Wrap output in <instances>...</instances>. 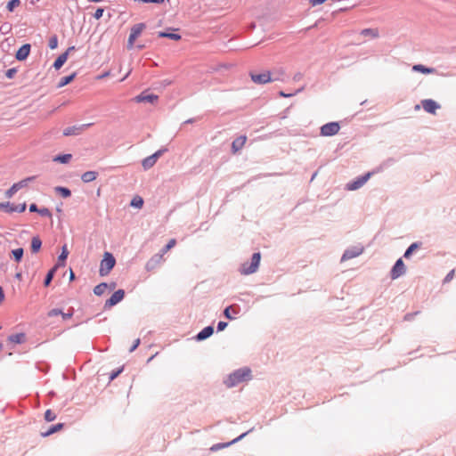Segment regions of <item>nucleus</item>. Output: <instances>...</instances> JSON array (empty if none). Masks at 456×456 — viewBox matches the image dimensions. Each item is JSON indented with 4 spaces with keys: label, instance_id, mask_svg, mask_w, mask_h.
<instances>
[{
    "label": "nucleus",
    "instance_id": "obj_12",
    "mask_svg": "<svg viewBox=\"0 0 456 456\" xmlns=\"http://www.w3.org/2000/svg\"><path fill=\"white\" fill-rule=\"evenodd\" d=\"M158 99L159 96L157 94H148L145 91L134 98L136 102H150L151 104H154Z\"/></svg>",
    "mask_w": 456,
    "mask_h": 456
},
{
    "label": "nucleus",
    "instance_id": "obj_47",
    "mask_svg": "<svg viewBox=\"0 0 456 456\" xmlns=\"http://www.w3.org/2000/svg\"><path fill=\"white\" fill-rule=\"evenodd\" d=\"M13 208H14V212L22 213L26 210L27 205H26V203H22V204H19V205L13 204Z\"/></svg>",
    "mask_w": 456,
    "mask_h": 456
},
{
    "label": "nucleus",
    "instance_id": "obj_60",
    "mask_svg": "<svg viewBox=\"0 0 456 456\" xmlns=\"http://www.w3.org/2000/svg\"><path fill=\"white\" fill-rule=\"evenodd\" d=\"M39 208H37V205L36 203H32L29 205V211L30 212H37L38 213Z\"/></svg>",
    "mask_w": 456,
    "mask_h": 456
},
{
    "label": "nucleus",
    "instance_id": "obj_11",
    "mask_svg": "<svg viewBox=\"0 0 456 456\" xmlns=\"http://www.w3.org/2000/svg\"><path fill=\"white\" fill-rule=\"evenodd\" d=\"M421 105L425 111L430 114H436V110L441 107L438 102L432 99L422 100Z\"/></svg>",
    "mask_w": 456,
    "mask_h": 456
},
{
    "label": "nucleus",
    "instance_id": "obj_37",
    "mask_svg": "<svg viewBox=\"0 0 456 456\" xmlns=\"http://www.w3.org/2000/svg\"><path fill=\"white\" fill-rule=\"evenodd\" d=\"M130 205L132 207H134V208H141L142 207V205H143V200H142V198H141L139 196H136V197H134L131 200Z\"/></svg>",
    "mask_w": 456,
    "mask_h": 456
},
{
    "label": "nucleus",
    "instance_id": "obj_19",
    "mask_svg": "<svg viewBox=\"0 0 456 456\" xmlns=\"http://www.w3.org/2000/svg\"><path fill=\"white\" fill-rule=\"evenodd\" d=\"M42 248V240L38 235L32 237L30 243V250L33 254H37Z\"/></svg>",
    "mask_w": 456,
    "mask_h": 456
},
{
    "label": "nucleus",
    "instance_id": "obj_53",
    "mask_svg": "<svg viewBox=\"0 0 456 456\" xmlns=\"http://www.w3.org/2000/svg\"><path fill=\"white\" fill-rule=\"evenodd\" d=\"M453 276H454V270H451V271L446 274V276L444 277V283H448V282H450V281L452 280Z\"/></svg>",
    "mask_w": 456,
    "mask_h": 456
},
{
    "label": "nucleus",
    "instance_id": "obj_45",
    "mask_svg": "<svg viewBox=\"0 0 456 456\" xmlns=\"http://www.w3.org/2000/svg\"><path fill=\"white\" fill-rule=\"evenodd\" d=\"M303 89H304L303 87H302V88H299V89H297L296 92H294V93H290V94H286V93H285V92H283V91H280V92H279V95H280L281 97H283V98H289V97H292V96L296 95L297 94H298V93L302 92V91H303Z\"/></svg>",
    "mask_w": 456,
    "mask_h": 456
},
{
    "label": "nucleus",
    "instance_id": "obj_27",
    "mask_svg": "<svg viewBox=\"0 0 456 456\" xmlns=\"http://www.w3.org/2000/svg\"><path fill=\"white\" fill-rule=\"evenodd\" d=\"M412 70L421 72L423 74H433L436 72V69L434 68H428L422 64H415L412 67Z\"/></svg>",
    "mask_w": 456,
    "mask_h": 456
},
{
    "label": "nucleus",
    "instance_id": "obj_35",
    "mask_svg": "<svg viewBox=\"0 0 456 456\" xmlns=\"http://www.w3.org/2000/svg\"><path fill=\"white\" fill-rule=\"evenodd\" d=\"M361 35L364 37H371L376 38L379 37V31L375 28H364L361 31Z\"/></svg>",
    "mask_w": 456,
    "mask_h": 456
},
{
    "label": "nucleus",
    "instance_id": "obj_33",
    "mask_svg": "<svg viewBox=\"0 0 456 456\" xmlns=\"http://www.w3.org/2000/svg\"><path fill=\"white\" fill-rule=\"evenodd\" d=\"M54 190L57 193H59L64 199H67V198L70 197V195H71V191L67 187L56 186L54 188Z\"/></svg>",
    "mask_w": 456,
    "mask_h": 456
},
{
    "label": "nucleus",
    "instance_id": "obj_43",
    "mask_svg": "<svg viewBox=\"0 0 456 456\" xmlns=\"http://www.w3.org/2000/svg\"><path fill=\"white\" fill-rule=\"evenodd\" d=\"M12 30V25L8 22H4L0 26V32L4 35L8 34Z\"/></svg>",
    "mask_w": 456,
    "mask_h": 456
},
{
    "label": "nucleus",
    "instance_id": "obj_16",
    "mask_svg": "<svg viewBox=\"0 0 456 456\" xmlns=\"http://www.w3.org/2000/svg\"><path fill=\"white\" fill-rule=\"evenodd\" d=\"M232 312L233 314H239L240 312V306L238 305H232L224 308V315L225 318L229 320H233L234 317L232 315Z\"/></svg>",
    "mask_w": 456,
    "mask_h": 456
},
{
    "label": "nucleus",
    "instance_id": "obj_4",
    "mask_svg": "<svg viewBox=\"0 0 456 456\" xmlns=\"http://www.w3.org/2000/svg\"><path fill=\"white\" fill-rule=\"evenodd\" d=\"M251 80L257 85H265L271 81L279 80L278 77H272L270 71H265L263 73L256 74L253 71L249 73Z\"/></svg>",
    "mask_w": 456,
    "mask_h": 456
},
{
    "label": "nucleus",
    "instance_id": "obj_49",
    "mask_svg": "<svg viewBox=\"0 0 456 456\" xmlns=\"http://www.w3.org/2000/svg\"><path fill=\"white\" fill-rule=\"evenodd\" d=\"M103 12H104V9H103V8H102V7H98V8L95 10V12H94V15H93V16H94V18H95L96 20H99V19H101V18L102 17Z\"/></svg>",
    "mask_w": 456,
    "mask_h": 456
},
{
    "label": "nucleus",
    "instance_id": "obj_29",
    "mask_svg": "<svg viewBox=\"0 0 456 456\" xmlns=\"http://www.w3.org/2000/svg\"><path fill=\"white\" fill-rule=\"evenodd\" d=\"M64 427V424L63 423H57L55 425H53L51 426L47 431L42 433V436L45 437V436H49L58 431H60L61 429H62Z\"/></svg>",
    "mask_w": 456,
    "mask_h": 456
},
{
    "label": "nucleus",
    "instance_id": "obj_14",
    "mask_svg": "<svg viewBox=\"0 0 456 456\" xmlns=\"http://www.w3.org/2000/svg\"><path fill=\"white\" fill-rule=\"evenodd\" d=\"M214 333V327L211 325H208L205 328H203L196 336L195 339L197 341H203L209 337H211Z\"/></svg>",
    "mask_w": 456,
    "mask_h": 456
},
{
    "label": "nucleus",
    "instance_id": "obj_39",
    "mask_svg": "<svg viewBox=\"0 0 456 456\" xmlns=\"http://www.w3.org/2000/svg\"><path fill=\"white\" fill-rule=\"evenodd\" d=\"M176 243V240L175 239H171L167 244H166L162 249H161V253L162 254H166L167 251H169L173 247H175Z\"/></svg>",
    "mask_w": 456,
    "mask_h": 456
},
{
    "label": "nucleus",
    "instance_id": "obj_18",
    "mask_svg": "<svg viewBox=\"0 0 456 456\" xmlns=\"http://www.w3.org/2000/svg\"><path fill=\"white\" fill-rule=\"evenodd\" d=\"M171 31H159L158 32L159 37H167L174 41H178L181 39V35L175 33V28H170Z\"/></svg>",
    "mask_w": 456,
    "mask_h": 456
},
{
    "label": "nucleus",
    "instance_id": "obj_24",
    "mask_svg": "<svg viewBox=\"0 0 456 456\" xmlns=\"http://www.w3.org/2000/svg\"><path fill=\"white\" fill-rule=\"evenodd\" d=\"M67 60H68V53H63L57 57V59L54 61V62L53 64V67L56 70H58L64 65V63L67 61Z\"/></svg>",
    "mask_w": 456,
    "mask_h": 456
},
{
    "label": "nucleus",
    "instance_id": "obj_13",
    "mask_svg": "<svg viewBox=\"0 0 456 456\" xmlns=\"http://www.w3.org/2000/svg\"><path fill=\"white\" fill-rule=\"evenodd\" d=\"M30 50H31L30 44L22 45L16 52L15 58L20 61H25L28 57V55L30 53Z\"/></svg>",
    "mask_w": 456,
    "mask_h": 456
},
{
    "label": "nucleus",
    "instance_id": "obj_7",
    "mask_svg": "<svg viewBox=\"0 0 456 456\" xmlns=\"http://www.w3.org/2000/svg\"><path fill=\"white\" fill-rule=\"evenodd\" d=\"M340 126L338 122H329L322 126L321 135L333 136L338 133Z\"/></svg>",
    "mask_w": 456,
    "mask_h": 456
},
{
    "label": "nucleus",
    "instance_id": "obj_44",
    "mask_svg": "<svg viewBox=\"0 0 456 456\" xmlns=\"http://www.w3.org/2000/svg\"><path fill=\"white\" fill-rule=\"evenodd\" d=\"M124 367L118 368L111 371L110 375V381L114 380L116 378H118L123 371Z\"/></svg>",
    "mask_w": 456,
    "mask_h": 456
},
{
    "label": "nucleus",
    "instance_id": "obj_15",
    "mask_svg": "<svg viewBox=\"0 0 456 456\" xmlns=\"http://www.w3.org/2000/svg\"><path fill=\"white\" fill-rule=\"evenodd\" d=\"M253 430V428L249 429L248 431L247 432H244L243 434H241L240 436H239L238 437H236L235 439H233L232 441L231 442H228V443H224V444H216L215 445L212 446L211 450L212 451H215V450H217V449H221V448H225V447H228L230 446L231 444H233L239 441H240L242 438H244L248 433H250L251 431Z\"/></svg>",
    "mask_w": 456,
    "mask_h": 456
},
{
    "label": "nucleus",
    "instance_id": "obj_50",
    "mask_svg": "<svg viewBox=\"0 0 456 456\" xmlns=\"http://www.w3.org/2000/svg\"><path fill=\"white\" fill-rule=\"evenodd\" d=\"M61 314H62V311L61 309L53 308V309L49 311L48 316L49 317H54V316L61 315Z\"/></svg>",
    "mask_w": 456,
    "mask_h": 456
},
{
    "label": "nucleus",
    "instance_id": "obj_38",
    "mask_svg": "<svg viewBox=\"0 0 456 456\" xmlns=\"http://www.w3.org/2000/svg\"><path fill=\"white\" fill-rule=\"evenodd\" d=\"M20 4V0H10L8 3H7V5H6V9L8 10V12H12L14 11V9L16 7H18L19 5Z\"/></svg>",
    "mask_w": 456,
    "mask_h": 456
},
{
    "label": "nucleus",
    "instance_id": "obj_41",
    "mask_svg": "<svg viewBox=\"0 0 456 456\" xmlns=\"http://www.w3.org/2000/svg\"><path fill=\"white\" fill-rule=\"evenodd\" d=\"M48 46L52 50L57 48V46H58V37L56 35H53V36H52L50 37Z\"/></svg>",
    "mask_w": 456,
    "mask_h": 456
},
{
    "label": "nucleus",
    "instance_id": "obj_57",
    "mask_svg": "<svg viewBox=\"0 0 456 456\" xmlns=\"http://www.w3.org/2000/svg\"><path fill=\"white\" fill-rule=\"evenodd\" d=\"M419 312H415V313H410V314H405L404 316V320L406 321H411L413 319V317L415 315H417Z\"/></svg>",
    "mask_w": 456,
    "mask_h": 456
},
{
    "label": "nucleus",
    "instance_id": "obj_9",
    "mask_svg": "<svg viewBox=\"0 0 456 456\" xmlns=\"http://www.w3.org/2000/svg\"><path fill=\"white\" fill-rule=\"evenodd\" d=\"M363 250L364 248L362 246H354L346 248L341 256V262L350 260L362 255Z\"/></svg>",
    "mask_w": 456,
    "mask_h": 456
},
{
    "label": "nucleus",
    "instance_id": "obj_21",
    "mask_svg": "<svg viewBox=\"0 0 456 456\" xmlns=\"http://www.w3.org/2000/svg\"><path fill=\"white\" fill-rule=\"evenodd\" d=\"M422 246V242L421 241H415L413 243H411L405 250L404 254H403V257L406 258V259H409L411 255L413 254V252L419 248H420Z\"/></svg>",
    "mask_w": 456,
    "mask_h": 456
},
{
    "label": "nucleus",
    "instance_id": "obj_25",
    "mask_svg": "<svg viewBox=\"0 0 456 456\" xmlns=\"http://www.w3.org/2000/svg\"><path fill=\"white\" fill-rule=\"evenodd\" d=\"M81 133V127L79 126H69L63 130L64 136L77 135Z\"/></svg>",
    "mask_w": 456,
    "mask_h": 456
},
{
    "label": "nucleus",
    "instance_id": "obj_17",
    "mask_svg": "<svg viewBox=\"0 0 456 456\" xmlns=\"http://www.w3.org/2000/svg\"><path fill=\"white\" fill-rule=\"evenodd\" d=\"M68 256H69V250H68L67 245L65 244L62 246L61 252L59 255L57 263L54 265H56L57 267L64 266L65 262L68 258Z\"/></svg>",
    "mask_w": 456,
    "mask_h": 456
},
{
    "label": "nucleus",
    "instance_id": "obj_40",
    "mask_svg": "<svg viewBox=\"0 0 456 456\" xmlns=\"http://www.w3.org/2000/svg\"><path fill=\"white\" fill-rule=\"evenodd\" d=\"M56 419V414L52 410H46L45 412V419L47 422L53 421Z\"/></svg>",
    "mask_w": 456,
    "mask_h": 456
},
{
    "label": "nucleus",
    "instance_id": "obj_2",
    "mask_svg": "<svg viewBox=\"0 0 456 456\" xmlns=\"http://www.w3.org/2000/svg\"><path fill=\"white\" fill-rule=\"evenodd\" d=\"M261 260L260 252L253 253L250 263H244L240 269V273L245 275L254 273L257 271Z\"/></svg>",
    "mask_w": 456,
    "mask_h": 456
},
{
    "label": "nucleus",
    "instance_id": "obj_59",
    "mask_svg": "<svg viewBox=\"0 0 456 456\" xmlns=\"http://www.w3.org/2000/svg\"><path fill=\"white\" fill-rule=\"evenodd\" d=\"M73 315V311L69 312V313H63L61 314V317L63 320H68L69 318H71Z\"/></svg>",
    "mask_w": 456,
    "mask_h": 456
},
{
    "label": "nucleus",
    "instance_id": "obj_58",
    "mask_svg": "<svg viewBox=\"0 0 456 456\" xmlns=\"http://www.w3.org/2000/svg\"><path fill=\"white\" fill-rule=\"evenodd\" d=\"M313 6L320 5L325 2V0H307Z\"/></svg>",
    "mask_w": 456,
    "mask_h": 456
},
{
    "label": "nucleus",
    "instance_id": "obj_63",
    "mask_svg": "<svg viewBox=\"0 0 456 456\" xmlns=\"http://www.w3.org/2000/svg\"><path fill=\"white\" fill-rule=\"evenodd\" d=\"M301 77H302V74L298 72V73L295 74V76H294L293 79H294L295 81H298V80H300V79H301Z\"/></svg>",
    "mask_w": 456,
    "mask_h": 456
},
{
    "label": "nucleus",
    "instance_id": "obj_5",
    "mask_svg": "<svg viewBox=\"0 0 456 456\" xmlns=\"http://www.w3.org/2000/svg\"><path fill=\"white\" fill-rule=\"evenodd\" d=\"M372 173L368 172L364 174L363 175L356 177L354 180L349 182L346 183V188L348 191H355L362 187L368 180L370 178Z\"/></svg>",
    "mask_w": 456,
    "mask_h": 456
},
{
    "label": "nucleus",
    "instance_id": "obj_64",
    "mask_svg": "<svg viewBox=\"0 0 456 456\" xmlns=\"http://www.w3.org/2000/svg\"><path fill=\"white\" fill-rule=\"evenodd\" d=\"M137 39V37L134 35V34H131L129 35L128 37V40L129 41H133V42H135V40Z\"/></svg>",
    "mask_w": 456,
    "mask_h": 456
},
{
    "label": "nucleus",
    "instance_id": "obj_52",
    "mask_svg": "<svg viewBox=\"0 0 456 456\" xmlns=\"http://www.w3.org/2000/svg\"><path fill=\"white\" fill-rule=\"evenodd\" d=\"M228 326V323L226 322H224V321H220L218 323H217V327H216V330L217 331H223L225 330V328Z\"/></svg>",
    "mask_w": 456,
    "mask_h": 456
},
{
    "label": "nucleus",
    "instance_id": "obj_51",
    "mask_svg": "<svg viewBox=\"0 0 456 456\" xmlns=\"http://www.w3.org/2000/svg\"><path fill=\"white\" fill-rule=\"evenodd\" d=\"M395 162V159H393V158H389V159H386V160L381 164V168H383V167H388L392 166Z\"/></svg>",
    "mask_w": 456,
    "mask_h": 456
},
{
    "label": "nucleus",
    "instance_id": "obj_28",
    "mask_svg": "<svg viewBox=\"0 0 456 456\" xmlns=\"http://www.w3.org/2000/svg\"><path fill=\"white\" fill-rule=\"evenodd\" d=\"M77 73L73 72L69 76L62 77L58 83V88L63 87L71 83L75 79Z\"/></svg>",
    "mask_w": 456,
    "mask_h": 456
},
{
    "label": "nucleus",
    "instance_id": "obj_1",
    "mask_svg": "<svg viewBox=\"0 0 456 456\" xmlns=\"http://www.w3.org/2000/svg\"><path fill=\"white\" fill-rule=\"evenodd\" d=\"M252 379L251 370L248 367H243L235 370L224 379V384L227 388L234 387L244 381Z\"/></svg>",
    "mask_w": 456,
    "mask_h": 456
},
{
    "label": "nucleus",
    "instance_id": "obj_10",
    "mask_svg": "<svg viewBox=\"0 0 456 456\" xmlns=\"http://www.w3.org/2000/svg\"><path fill=\"white\" fill-rule=\"evenodd\" d=\"M406 273L405 265L402 258L395 261L390 271V277L392 280H395Z\"/></svg>",
    "mask_w": 456,
    "mask_h": 456
},
{
    "label": "nucleus",
    "instance_id": "obj_62",
    "mask_svg": "<svg viewBox=\"0 0 456 456\" xmlns=\"http://www.w3.org/2000/svg\"><path fill=\"white\" fill-rule=\"evenodd\" d=\"M92 125H93V123H87V124L80 125L79 126L81 127V132H83L85 129L88 128Z\"/></svg>",
    "mask_w": 456,
    "mask_h": 456
},
{
    "label": "nucleus",
    "instance_id": "obj_3",
    "mask_svg": "<svg viewBox=\"0 0 456 456\" xmlns=\"http://www.w3.org/2000/svg\"><path fill=\"white\" fill-rule=\"evenodd\" d=\"M116 265L114 256L110 252H105L101 261L99 273L101 276L108 275Z\"/></svg>",
    "mask_w": 456,
    "mask_h": 456
},
{
    "label": "nucleus",
    "instance_id": "obj_61",
    "mask_svg": "<svg viewBox=\"0 0 456 456\" xmlns=\"http://www.w3.org/2000/svg\"><path fill=\"white\" fill-rule=\"evenodd\" d=\"M36 178H37V176H36V175H32V176L26 177L24 180H25V181H26V183L28 184V183L35 181V180H36Z\"/></svg>",
    "mask_w": 456,
    "mask_h": 456
},
{
    "label": "nucleus",
    "instance_id": "obj_8",
    "mask_svg": "<svg viewBox=\"0 0 456 456\" xmlns=\"http://www.w3.org/2000/svg\"><path fill=\"white\" fill-rule=\"evenodd\" d=\"M125 297V290L124 289H118L116 290L111 297L105 301L104 304V309L111 308L112 306L116 305L119 302H121Z\"/></svg>",
    "mask_w": 456,
    "mask_h": 456
},
{
    "label": "nucleus",
    "instance_id": "obj_22",
    "mask_svg": "<svg viewBox=\"0 0 456 456\" xmlns=\"http://www.w3.org/2000/svg\"><path fill=\"white\" fill-rule=\"evenodd\" d=\"M26 340V335L23 332L12 334L8 337V341L14 344H22Z\"/></svg>",
    "mask_w": 456,
    "mask_h": 456
},
{
    "label": "nucleus",
    "instance_id": "obj_46",
    "mask_svg": "<svg viewBox=\"0 0 456 456\" xmlns=\"http://www.w3.org/2000/svg\"><path fill=\"white\" fill-rule=\"evenodd\" d=\"M38 214H39L41 216L52 217V213H51V211L49 210V208H39V210H38Z\"/></svg>",
    "mask_w": 456,
    "mask_h": 456
},
{
    "label": "nucleus",
    "instance_id": "obj_20",
    "mask_svg": "<svg viewBox=\"0 0 456 456\" xmlns=\"http://www.w3.org/2000/svg\"><path fill=\"white\" fill-rule=\"evenodd\" d=\"M247 141V137L245 135H240L236 138L232 143V149L233 152L239 151L244 146Z\"/></svg>",
    "mask_w": 456,
    "mask_h": 456
},
{
    "label": "nucleus",
    "instance_id": "obj_48",
    "mask_svg": "<svg viewBox=\"0 0 456 456\" xmlns=\"http://www.w3.org/2000/svg\"><path fill=\"white\" fill-rule=\"evenodd\" d=\"M17 69L16 68H12V69H9L6 70L5 72V76L7 78L9 79H12L14 77L15 74L17 73Z\"/></svg>",
    "mask_w": 456,
    "mask_h": 456
},
{
    "label": "nucleus",
    "instance_id": "obj_26",
    "mask_svg": "<svg viewBox=\"0 0 456 456\" xmlns=\"http://www.w3.org/2000/svg\"><path fill=\"white\" fill-rule=\"evenodd\" d=\"M98 176V172L96 171H86L81 175V180L84 183H90L94 181Z\"/></svg>",
    "mask_w": 456,
    "mask_h": 456
},
{
    "label": "nucleus",
    "instance_id": "obj_34",
    "mask_svg": "<svg viewBox=\"0 0 456 456\" xmlns=\"http://www.w3.org/2000/svg\"><path fill=\"white\" fill-rule=\"evenodd\" d=\"M109 287L108 283L106 282H102L98 285H96L94 288V293L96 295V296H102L106 289Z\"/></svg>",
    "mask_w": 456,
    "mask_h": 456
},
{
    "label": "nucleus",
    "instance_id": "obj_54",
    "mask_svg": "<svg viewBox=\"0 0 456 456\" xmlns=\"http://www.w3.org/2000/svg\"><path fill=\"white\" fill-rule=\"evenodd\" d=\"M162 253L160 255H156L154 256V257H152L148 263H147V267L150 268V266L152 265V262L155 261H159V259H161L162 257Z\"/></svg>",
    "mask_w": 456,
    "mask_h": 456
},
{
    "label": "nucleus",
    "instance_id": "obj_42",
    "mask_svg": "<svg viewBox=\"0 0 456 456\" xmlns=\"http://www.w3.org/2000/svg\"><path fill=\"white\" fill-rule=\"evenodd\" d=\"M18 191V189L16 185L13 183L4 193L5 197L7 199H11L16 192Z\"/></svg>",
    "mask_w": 456,
    "mask_h": 456
},
{
    "label": "nucleus",
    "instance_id": "obj_32",
    "mask_svg": "<svg viewBox=\"0 0 456 456\" xmlns=\"http://www.w3.org/2000/svg\"><path fill=\"white\" fill-rule=\"evenodd\" d=\"M11 255L15 262L19 263L22 260L23 255H24V249L22 248H18L15 249H12L11 251Z\"/></svg>",
    "mask_w": 456,
    "mask_h": 456
},
{
    "label": "nucleus",
    "instance_id": "obj_6",
    "mask_svg": "<svg viewBox=\"0 0 456 456\" xmlns=\"http://www.w3.org/2000/svg\"><path fill=\"white\" fill-rule=\"evenodd\" d=\"M167 151V148H161L159 149V151H157L155 153H153L152 155L145 158L142 161V167L147 170V169H150L151 167H152L155 163L157 162V160L163 155L164 152H166Z\"/></svg>",
    "mask_w": 456,
    "mask_h": 456
},
{
    "label": "nucleus",
    "instance_id": "obj_31",
    "mask_svg": "<svg viewBox=\"0 0 456 456\" xmlns=\"http://www.w3.org/2000/svg\"><path fill=\"white\" fill-rule=\"evenodd\" d=\"M72 159V155L69 154V153H66V154H59V155H56L54 158H53V161L55 162H59V163H61V164H67L69 162V160Z\"/></svg>",
    "mask_w": 456,
    "mask_h": 456
},
{
    "label": "nucleus",
    "instance_id": "obj_36",
    "mask_svg": "<svg viewBox=\"0 0 456 456\" xmlns=\"http://www.w3.org/2000/svg\"><path fill=\"white\" fill-rule=\"evenodd\" d=\"M0 210H4L6 213L14 212L13 204L9 201L0 203Z\"/></svg>",
    "mask_w": 456,
    "mask_h": 456
},
{
    "label": "nucleus",
    "instance_id": "obj_23",
    "mask_svg": "<svg viewBox=\"0 0 456 456\" xmlns=\"http://www.w3.org/2000/svg\"><path fill=\"white\" fill-rule=\"evenodd\" d=\"M59 267H57L56 265H53L46 273L45 279H44V286L45 287H48L50 286L57 270H58Z\"/></svg>",
    "mask_w": 456,
    "mask_h": 456
},
{
    "label": "nucleus",
    "instance_id": "obj_55",
    "mask_svg": "<svg viewBox=\"0 0 456 456\" xmlns=\"http://www.w3.org/2000/svg\"><path fill=\"white\" fill-rule=\"evenodd\" d=\"M14 184L16 185L18 191L28 186V183H26V181L24 179H22L21 181H20L18 183H15Z\"/></svg>",
    "mask_w": 456,
    "mask_h": 456
},
{
    "label": "nucleus",
    "instance_id": "obj_30",
    "mask_svg": "<svg viewBox=\"0 0 456 456\" xmlns=\"http://www.w3.org/2000/svg\"><path fill=\"white\" fill-rule=\"evenodd\" d=\"M145 28V23H136L131 28L130 33L134 34L136 37H138Z\"/></svg>",
    "mask_w": 456,
    "mask_h": 456
},
{
    "label": "nucleus",
    "instance_id": "obj_56",
    "mask_svg": "<svg viewBox=\"0 0 456 456\" xmlns=\"http://www.w3.org/2000/svg\"><path fill=\"white\" fill-rule=\"evenodd\" d=\"M140 343H141L140 338L135 339L134 341L132 346L130 347L129 352L130 353L134 352L139 346Z\"/></svg>",
    "mask_w": 456,
    "mask_h": 456
}]
</instances>
